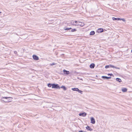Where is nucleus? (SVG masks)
Listing matches in <instances>:
<instances>
[{
  "mask_svg": "<svg viewBox=\"0 0 132 132\" xmlns=\"http://www.w3.org/2000/svg\"><path fill=\"white\" fill-rule=\"evenodd\" d=\"M116 80L119 82H121V79L119 78H116Z\"/></svg>",
  "mask_w": 132,
  "mask_h": 132,
  "instance_id": "16",
  "label": "nucleus"
},
{
  "mask_svg": "<svg viewBox=\"0 0 132 132\" xmlns=\"http://www.w3.org/2000/svg\"><path fill=\"white\" fill-rule=\"evenodd\" d=\"M79 132H83L82 131H79Z\"/></svg>",
  "mask_w": 132,
  "mask_h": 132,
  "instance_id": "30",
  "label": "nucleus"
},
{
  "mask_svg": "<svg viewBox=\"0 0 132 132\" xmlns=\"http://www.w3.org/2000/svg\"><path fill=\"white\" fill-rule=\"evenodd\" d=\"M108 75H110V76H111V75H113L112 74V73H111V74H108Z\"/></svg>",
  "mask_w": 132,
  "mask_h": 132,
  "instance_id": "28",
  "label": "nucleus"
},
{
  "mask_svg": "<svg viewBox=\"0 0 132 132\" xmlns=\"http://www.w3.org/2000/svg\"><path fill=\"white\" fill-rule=\"evenodd\" d=\"M86 129L90 131H92V129L88 126H87L86 127Z\"/></svg>",
  "mask_w": 132,
  "mask_h": 132,
  "instance_id": "8",
  "label": "nucleus"
},
{
  "mask_svg": "<svg viewBox=\"0 0 132 132\" xmlns=\"http://www.w3.org/2000/svg\"><path fill=\"white\" fill-rule=\"evenodd\" d=\"M78 93H80L81 94H82L83 92L82 91H81L78 89V91H77Z\"/></svg>",
  "mask_w": 132,
  "mask_h": 132,
  "instance_id": "19",
  "label": "nucleus"
},
{
  "mask_svg": "<svg viewBox=\"0 0 132 132\" xmlns=\"http://www.w3.org/2000/svg\"><path fill=\"white\" fill-rule=\"evenodd\" d=\"M120 20H122L123 21H125V20L124 19H120Z\"/></svg>",
  "mask_w": 132,
  "mask_h": 132,
  "instance_id": "25",
  "label": "nucleus"
},
{
  "mask_svg": "<svg viewBox=\"0 0 132 132\" xmlns=\"http://www.w3.org/2000/svg\"><path fill=\"white\" fill-rule=\"evenodd\" d=\"M64 73L65 74H66L67 75H68L69 74L70 72L68 71H67V70H63Z\"/></svg>",
  "mask_w": 132,
  "mask_h": 132,
  "instance_id": "7",
  "label": "nucleus"
},
{
  "mask_svg": "<svg viewBox=\"0 0 132 132\" xmlns=\"http://www.w3.org/2000/svg\"><path fill=\"white\" fill-rule=\"evenodd\" d=\"M114 68H115L116 69H120V68H118V67H114Z\"/></svg>",
  "mask_w": 132,
  "mask_h": 132,
  "instance_id": "26",
  "label": "nucleus"
},
{
  "mask_svg": "<svg viewBox=\"0 0 132 132\" xmlns=\"http://www.w3.org/2000/svg\"><path fill=\"white\" fill-rule=\"evenodd\" d=\"M78 22L75 20H72L71 22V25L77 26Z\"/></svg>",
  "mask_w": 132,
  "mask_h": 132,
  "instance_id": "1",
  "label": "nucleus"
},
{
  "mask_svg": "<svg viewBox=\"0 0 132 132\" xmlns=\"http://www.w3.org/2000/svg\"><path fill=\"white\" fill-rule=\"evenodd\" d=\"M110 67V65H106L105 66V68L106 69L108 68H109Z\"/></svg>",
  "mask_w": 132,
  "mask_h": 132,
  "instance_id": "22",
  "label": "nucleus"
},
{
  "mask_svg": "<svg viewBox=\"0 0 132 132\" xmlns=\"http://www.w3.org/2000/svg\"><path fill=\"white\" fill-rule=\"evenodd\" d=\"M71 29V28H67L64 29V30H70Z\"/></svg>",
  "mask_w": 132,
  "mask_h": 132,
  "instance_id": "18",
  "label": "nucleus"
},
{
  "mask_svg": "<svg viewBox=\"0 0 132 132\" xmlns=\"http://www.w3.org/2000/svg\"><path fill=\"white\" fill-rule=\"evenodd\" d=\"M110 65V67H112V68H114V66L113 65Z\"/></svg>",
  "mask_w": 132,
  "mask_h": 132,
  "instance_id": "24",
  "label": "nucleus"
},
{
  "mask_svg": "<svg viewBox=\"0 0 132 132\" xmlns=\"http://www.w3.org/2000/svg\"><path fill=\"white\" fill-rule=\"evenodd\" d=\"M112 19L113 20H120V18H116L114 17L112 18Z\"/></svg>",
  "mask_w": 132,
  "mask_h": 132,
  "instance_id": "10",
  "label": "nucleus"
},
{
  "mask_svg": "<svg viewBox=\"0 0 132 132\" xmlns=\"http://www.w3.org/2000/svg\"><path fill=\"white\" fill-rule=\"evenodd\" d=\"M48 86L49 87H51V86H52V84H49L48 85Z\"/></svg>",
  "mask_w": 132,
  "mask_h": 132,
  "instance_id": "23",
  "label": "nucleus"
},
{
  "mask_svg": "<svg viewBox=\"0 0 132 132\" xmlns=\"http://www.w3.org/2000/svg\"><path fill=\"white\" fill-rule=\"evenodd\" d=\"M14 53L15 54H17V52H16V51H14Z\"/></svg>",
  "mask_w": 132,
  "mask_h": 132,
  "instance_id": "29",
  "label": "nucleus"
},
{
  "mask_svg": "<svg viewBox=\"0 0 132 132\" xmlns=\"http://www.w3.org/2000/svg\"><path fill=\"white\" fill-rule=\"evenodd\" d=\"M33 58L34 60H37L39 59L38 57L36 55H33Z\"/></svg>",
  "mask_w": 132,
  "mask_h": 132,
  "instance_id": "6",
  "label": "nucleus"
},
{
  "mask_svg": "<svg viewBox=\"0 0 132 132\" xmlns=\"http://www.w3.org/2000/svg\"><path fill=\"white\" fill-rule=\"evenodd\" d=\"M84 23H82L78 21L77 26L83 27L84 26Z\"/></svg>",
  "mask_w": 132,
  "mask_h": 132,
  "instance_id": "3",
  "label": "nucleus"
},
{
  "mask_svg": "<svg viewBox=\"0 0 132 132\" xmlns=\"http://www.w3.org/2000/svg\"><path fill=\"white\" fill-rule=\"evenodd\" d=\"M122 91L123 92H125L127 91V89L126 88H123L122 89Z\"/></svg>",
  "mask_w": 132,
  "mask_h": 132,
  "instance_id": "13",
  "label": "nucleus"
},
{
  "mask_svg": "<svg viewBox=\"0 0 132 132\" xmlns=\"http://www.w3.org/2000/svg\"><path fill=\"white\" fill-rule=\"evenodd\" d=\"M78 89L77 88H72L71 89L73 91H78Z\"/></svg>",
  "mask_w": 132,
  "mask_h": 132,
  "instance_id": "11",
  "label": "nucleus"
},
{
  "mask_svg": "<svg viewBox=\"0 0 132 132\" xmlns=\"http://www.w3.org/2000/svg\"><path fill=\"white\" fill-rule=\"evenodd\" d=\"M102 77L104 79H110L111 78V77H108L105 76H102Z\"/></svg>",
  "mask_w": 132,
  "mask_h": 132,
  "instance_id": "15",
  "label": "nucleus"
},
{
  "mask_svg": "<svg viewBox=\"0 0 132 132\" xmlns=\"http://www.w3.org/2000/svg\"><path fill=\"white\" fill-rule=\"evenodd\" d=\"M103 29L102 28H99L98 29L97 31L98 32H101L103 31Z\"/></svg>",
  "mask_w": 132,
  "mask_h": 132,
  "instance_id": "9",
  "label": "nucleus"
},
{
  "mask_svg": "<svg viewBox=\"0 0 132 132\" xmlns=\"http://www.w3.org/2000/svg\"><path fill=\"white\" fill-rule=\"evenodd\" d=\"M87 114L85 112L82 113H80L79 114V115L80 116H81L83 117H85L86 116Z\"/></svg>",
  "mask_w": 132,
  "mask_h": 132,
  "instance_id": "4",
  "label": "nucleus"
},
{
  "mask_svg": "<svg viewBox=\"0 0 132 132\" xmlns=\"http://www.w3.org/2000/svg\"><path fill=\"white\" fill-rule=\"evenodd\" d=\"M131 52H132V49L131 50Z\"/></svg>",
  "mask_w": 132,
  "mask_h": 132,
  "instance_id": "32",
  "label": "nucleus"
},
{
  "mask_svg": "<svg viewBox=\"0 0 132 132\" xmlns=\"http://www.w3.org/2000/svg\"><path fill=\"white\" fill-rule=\"evenodd\" d=\"M91 123L94 124L95 123V121L93 117L90 118Z\"/></svg>",
  "mask_w": 132,
  "mask_h": 132,
  "instance_id": "5",
  "label": "nucleus"
},
{
  "mask_svg": "<svg viewBox=\"0 0 132 132\" xmlns=\"http://www.w3.org/2000/svg\"><path fill=\"white\" fill-rule=\"evenodd\" d=\"M76 31V29H72L71 30V31L72 32H73Z\"/></svg>",
  "mask_w": 132,
  "mask_h": 132,
  "instance_id": "21",
  "label": "nucleus"
},
{
  "mask_svg": "<svg viewBox=\"0 0 132 132\" xmlns=\"http://www.w3.org/2000/svg\"><path fill=\"white\" fill-rule=\"evenodd\" d=\"M10 98V97H3V98L7 99V98Z\"/></svg>",
  "mask_w": 132,
  "mask_h": 132,
  "instance_id": "27",
  "label": "nucleus"
},
{
  "mask_svg": "<svg viewBox=\"0 0 132 132\" xmlns=\"http://www.w3.org/2000/svg\"><path fill=\"white\" fill-rule=\"evenodd\" d=\"M52 88H60V87H59L58 84H52Z\"/></svg>",
  "mask_w": 132,
  "mask_h": 132,
  "instance_id": "2",
  "label": "nucleus"
},
{
  "mask_svg": "<svg viewBox=\"0 0 132 132\" xmlns=\"http://www.w3.org/2000/svg\"><path fill=\"white\" fill-rule=\"evenodd\" d=\"M56 64L55 63H51V64H50V65H55V64Z\"/></svg>",
  "mask_w": 132,
  "mask_h": 132,
  "instance_id": "20",
  "label": "nucleus"
},
{
  "mask_svg": "<svg viewBox=\"0 0 132 132\" xmlns=\"http://www.w3.org/2000/svg\"><path fill=\"white\" fill-rule=\"evenodd\" d=\"M60 88H63L64 90H66L67 89L64 86H62L60 87Z\"/></svg>",
  "mask_w": 132,
  "mask_h": 132,
  "instance_id": "17",
  "label": "nucleus"
},
{
  "mask_svg": "<svg viewBox=\"0 0 132 132\" xmlns=\"http://www.w3.org/2000/svg\"><path fill=\"white\" fill-rule=\"evenodd\" d=\"M1 12H0V14H1Z\"/></svg>",
  "mask_w": 132,
  "mask_h": 132,
  "instance_id": "31",
  "label": "nucleus"
},
{
  "mask_svg": "<svg viewBox=\"0 0 132 132\" xmlns=\"http://www.w3.org/2000/svg\"><path fill=\"white\" fill-rule=\"evenodd\" d=\"M95 34V32L94 31H92L90 32V35H94Z\"/></svg>",
  "mask_w": 132,
  "mask_h": 132,
  "instance_id": "14",
  "label": "nucleus"
},
{
  "mask_svg": "<svg viewBox=\"0 0 132 132\" xmlns=\"http://www.w3.org/2000/svg\"><path fill=\"white\" fill-rule=\"evenodd\" d=\"M95 67V64H92L90 65V67L91 68H93Z\"/></svg>",
  "mask_w": 132,
  "mask_h": 132,
  "instance_id": "12",
  "label": "nucleus"
}]
</instances>
